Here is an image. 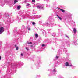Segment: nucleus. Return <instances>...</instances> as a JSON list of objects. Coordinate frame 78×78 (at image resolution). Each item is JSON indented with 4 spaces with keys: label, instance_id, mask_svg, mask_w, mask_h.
I'll return each instance as SVG.
<instances>
[{
    "label": "nucleus",
    "instance_id": "nucleus-26",
    "mask_svg": "<svg viewBox=\"0 0 78 78\" xmlns=\"http://www.w3.org/2000/svg\"><path fill=\"white\" fill-rule=\"evenodd\" d=\"M21 56H23V54H22V53H21Z\"/></svg>",
    "mask_w": 78,
    "mask_h": 78
},
{
    "label": "nucleus",
    "instance_id": "nucleus-28",
    "mask_svg": "<svg viewBox=\"0 0 78 78\" xmlns=\"http://www.w3.org/2000/svg\"><path fill=\"white\" fill-rule=\"evenodd\" d=\"M59 58V56H56V58Z\"/></svg>",
    "mask_w": 78,
    "mask_h": 78
},
{
    "label": "nucleus",
    "instance_id": "nucleus-27",
    "mask_svg": "<svg viewBox=\"0 0 78 78\" xmlns=\"http://www.w3.org/2000/svg\"><path fill=\"white\" fill-rule=\"evenodd\" d=\"M33 25H35V23L34 22H33L32 23Z\"/></svg>",
    "mask_w": 78,
    "mask_h": 78
},
{
    "label": "nucleus",
    "instance_id": "nucleus-13",
    "mask_svg": "<svg viewBox=\"0 0 78 78\" xmlns=\"http://www.w3.org/2000/svg\"><path fill=\"white\" fill-rule=\"evenodd\" d=\"M0 5H1V6H4V5H3V3L2 2H0Z\"/></svg>",
    "mask_w": 78,
    "mask_h": 78
},
{
    "label": "nucleus",
    "instance_id": "nucleus-30",
    "mask_svg": "<svg viewBox=\"0 0 78 78\" xmlns=\"http://www.w3.org/2000/svg\"><path fill=\"white\" fill-rule=\"evenodd\" d=\"M66 37L68 38H69V36H67V35H66Z\"/></svg>",
    "mask_w": 78,
    "mask_h": 78
},
{
    "label": "nucleus",
    "instance_id": "nucleus-22",
    "mask_svg": "<svg viewBox=\"0 0 78 78\" xmlns=\"http://www.w3.org/2000/svg\"><path fill=\"white\" fill-rule=\"evenodd\" d=\"M26 49L27 50H29L28 48L27 47H26Z\"/></svg>",
    "mask_w": 78,
    "mask_h": 78
},
{
    "label": "nucleus",
    "instance_id": "nucleus-9",
    "mask_svg": "<svg viewBox=\"0 0 78 78\" xmlns=\"http://www.w3.org/2000/svg\"><path fill=\"white\" fill-rule=\"evenodd\" d=\"M56 16L58 18V19H59V20H62V18H61V17H59V16L58 14H57Z\"/></svg>",
    "mask_w": 78,
    "mask_h": 78
},
{
    "label": "nucleus",
    "instance_id": "nucleus-18",
    "mask_svg": "<svg viewBox=\"0 0 78 78\" xmlns=\"http://www.w3.org/2000/svg\"><path fill=\"white\" fill-rule=\"evenodd\" d=\"M69 66H70V67H74V66H73V65H72V64L69 65Z\"/></svg>",
    "mask_w": 78,
    "mask_h": 78
},
{
    "label": "nucleus",
    "instance_id": "nucleus-16",
    "mask_svg": "<svg viewBox=\"0 0 78 78\" xmlns=\"http://www.w3.org/2000/svg\"><path fill=\"white\" fill-rule=\"evenodd\" d=\"M38 37V35L37 34H35V37L36 38H37V37Z\"/></svg>",
    "mask_w": 78,
    "mask_h": 78
},
{
    "label": "nucleus",
    "instance_id": "nucleus-31",
    "mask_svg": "<svg viewBox=\"0 0 78 78\" xmlns=\"http://www.w3.org/2000/svg\"><path fill=\"white\" fill-rule=\"evenodd\" d=\"M1 59H2V57H1V56H0V60H1Z\"/></svg>",
    "mask_w": 78,
    "mask_h": 78
},
{
    "label": "nucleus",
    "instance_id": "nucleus-19",
    "mask_svg": "<svg viewBox=\"0 0 78 78\" xmlns=\"http://www.w3.org/2000/svg\"><path fill=\"white\" fill-rule=\"evenodd\" d=\"M26 6H30V4H29L28 3H27V4H26Z\"/></svg>",
    "mask_w": 78,
    "mask_h": 78
},
{
    "label": "nucleus",
    "instance_id": "nucleus-34",
    "mask_svg": "<svg viewBox=\"0 0 78 78\" xmlns=\"http://www.w3.org/2000/svg\"><path fill=\"white\" fill-rule=\"evenodd\" d=\"M46 7H47V5H46Z\"/></svg>",
    "mask_w": 78,
    "mask_h": 78
},
{
    "label": "nucleus",
    "instance_id": "nucleus-12",
    "mask_svg": "<svg viewBox=\"0 0 78 78\" xmlns=\"http://www.w3.org/2000/svg\"><path fill=\"white\" fill-rule=\"evenodd\" d=\"M20 8H21V7L20 6H18L17 7V9L19 10L20 9Z\"/></svg>",
    "mask_w": 78,
    "mask_h": 78
},
{
    "label": "nucleus",
    "instance_id": "nucleus-25",
    "mask_svg": "<svg viewBox=\"0 0 78 78\" xmlns=\"http://www.w3.org/2000/svg\"><path fill=\"white\" fill-rule=\"evenodd\" d=\"M28 44H32V43L31 42H29L28 43Z\"/></svg>",
    "mask_w": 78,
    "mask_h": 78
},
{
    "label": "nucleus",
    "instance_id": "nucleus-14",
    "mask_svg": "<svg viewBox=\"0 0 78 78\" xmlns=\"http://www.w3.org/2000/svg\"><path fill=\"white\" fill-rule=\"evenodd\" d=\"M17 2H18V1H17V0H15V1H14V4H16V3H17Z\"/></svg>",
    "mask_w": 78,
    "mask_h": 78
},
{
    "label": "nucleus",
    "instance_id": "nucleus-1",
    "mask_svg": "<svg viewBox=\"0 0 78 78\" xmlns=\"http://www.w3.org/2000/svg\"><path fill=\"white\" fill-rule=\"evenodd\" d=\"M37 8L38 9H43V6H42V4H37Z\"/></svg>",
    "mask_w": 78,
    "mask_h": 78
},
{
    "label": "nucleus",
    "instance_id": "nucleus-2",
    "mask_svg": "<svg viewBox=\"0 0 78 78\" xmlns=\"http://www.w3.org/2000/svg\"><path fill=\"white\" fill-rule=\"evenodd\" d=\"M42 25L44 27H45V26H49V27L50 26V27H52V24L50 23L48 24L47 23H45L43 24Z\"/></svg>",
    "mask_w": 78,
    "mask_h": 78
},
{
    "label": "nucleus",
    "instance_id": "nucleus-11",
    "mask_svg": "<svg viewBox=\"0 0 78 78\" xmlns=\"http://www.w3.org/2000/svg\"><path fill=\"white\" fill-rule=\"evenodd\" d=\"M20 19L19 17H17V19L16 20H17V21H20Z\"/></svg>",
    "mask_w": 78,
    "mask_h": 78
},
{
    "label": "nucleus",
    "instance_id": "nucleus-10",
    "mask_svg": "<svg viewBox=\"0 0 78 78\" xmlns=\"http://www.w3.org/2000/svg\"><path fill=\"white\" fill-rule=\"evenodd\" d=\"M15 47H16V50H18L19 49V47L17 46V45H15Z\"/></svg>",
    "mask_w": 78,
    "mask_h": 78
},
{
    "label": "nucleus",
    "instance_id": "nucleus-23",
    "mask_svg": "<svg viewBox=\"0 0 78 78\" xmlns=\"http://www.w3.org/2000/svg\"><path fill=\"white\" fill-rule=\"evenodd\" d=\"M32 2H33L34 3L35 2V0H33L32 1Z\"/></svg>",
    "mask_w": 78,
    "mask_h": 78
},
{
    "label": "nucleus",
    "instance_id": "nucleus-32",
    "mask_svg": "<svg viewBox=\"0 0 78 78\" xmlns=\"http://www.w3.org/2000/svg\"><path fill=\"white\" fill-rule=\"evenodd\" d=\"M33 47V45H31V47Z\"/></svg>",
    "mask_w": 78,
    "mask_h": 78
},
{
    "label": "nucleus",
    "instance_id": "nucleus-6",
    "mask_svg": "<svg viewBox=\"0 0 78 78\" xmlns=\"http://www.w3.org/2000/svg\"><path fill=\"white\" fill-rule=\"evenodd\" d=\"M73 31L74 33H76V32L77 31V30H76V29L75 28H73Z\"/></svg>",
    "mask_w": 78,
    "mask_h": 78
},
{
    "label": "nucleus",
    "instance_id": "nucleus-20",
    "mask_svg": "<svg viewBox=\"0 0 78 78\" xmlns=\"http://www.w3.org/2000/svg\"><path fill=\"white\" fill-rule=\"evenodd\" d=\"M36 17L37 18H40V17H41V16H40L37 15L36 16Z\"/></svg>",
    "mask_w": 78,
    "mask_h": 78
},
{
    "label": "nucleus",
    "instance_id": "nucleus-35",
    "mask_svg": "<svg viewBox=\"0 0 78 78\" xmlns=\"http://www.w3.org/2000/svg\"><path fill=\"white\" fill-rule=\"evenodd\" d=\"M57 8L59 9V8H58V7H57Z\"/></svg>",
    "mask_w": 78,
    "mask_h": 78
},
{
    "label": "nucleus",
    "instance_id": "nucleus-4",
    "mask_svg": "<svg viewBox=\"0 0 78 78\" xmlns=\"http://www.w3.org/2000/svg\"><path fill=\"white\" fill-rule=\"evenodd\" d=\"M8 14L7 13H6L4 15V18H6L7 17H8Z\"/></svg>",
    "mask_w": 78,
    "mask_h": 78
},
{
    "label": "nucleus",
    "instance_id": "nucleus-17",
    "mask_svg": "<svg viewBox=\"0 0 78 78\" xmlns=\"http://www.w3.org/2000/svg\"><path fill=\"white\" fill-rule=\"evenodd\" d=\"M60 10H61V11H62V12H65V10H62L61 9H60Z\"/></svg>",
    "mask_w": 78,
    "mask_h": 78
},
{
    "label": "nucleus",
    "instance_id": "nucleus-33",
    "mask_svg": "<svg viewBox=\"0 0 78 78\" xmlns=\"http://www.w3.org/2000/svg\"><path fill=\"white\" fill-rule=\"evenodd\" d=\"M1 17V15L0 14V17Z\"/></svg>",
    "mask_w": 78,
    "mask_h": 78
},
{
    "label": "nucleus",
    "instance_id": "nucleus-29",
    "mask_svg": "<svg viewBox=\"0 0 78 78\" xmlns=\"http://www.w3.org/2000/svg\"><path fill=\"white\" fill-rule=\"evenodd\" d=\"M76 41H75H75H73V43H76Z\"/></svg>",
    "mask_w": 78,
    "mask_h": 78
},
{
    "label": "nucleus",
    "instance_id": "nucleus-21",
    "mask_svg": "<svg viewBox=\"0 0 78 78\" xmlns=\"http://www.w3.org/2000/svg\"><path fill=\"white\" fill-rule=\"evenodd\" d=\"M8 22H11V19H9V20H8Z\"/></svg>",
    "mask_w": 78,
    "mask_h": 78
},
{
    "label": "nucleus",
    "instance_id": "nucleus-3",
    "mask_svg": "<svg viewBox=\"0 0 78 78\" xmlns=\"http://www.w3.org/2000/svg\"><path fill=\"white\" fill-rule=\"evenodd\" d=\"M3 31H4V28L3 27H1L0 28V34H1Z\"/></svg>",
    "mask_w": 78,
    "mask_h": 78
},
{
    "label": "nucleus",
    "instance_id": "nucleus-7",
    "mask_svg": "<svg viewBox=\"0 0 78 78\" xmlns=\"http://www.w3.org/2000/svg\"><path fill=\"white\" fill-rule=\"evenodd\" d=\"M27 28L28 31H30L31 30V28L30 26H27Z\"/></svg>",
    "mask_w": 78,
    "mask_h": 78
},
{
    "label": "nucleus",
    "instance_id": "nucleus-5",
    "mask_svg": "<svg viewBox=\"0 0 78 78\" xmlns=\"http://www.w3.org/2000/svg\"><path fill=\"white\" fill-rule=\"evenodd\" d=\"M56 72V69L54 68L53 70L51 72L52 73H54Z\"/></svg>",
    "mask_w": 78,
    "mask_h": 78
},
{
    "label": "nucleus",
    "instance_id": "nucleus-15",
    "mask_svg": "<svg viewBox=\"0 0 78 78\" xmlns=\"http://www.w3.org/2000/svg\"><path fill=\"white\" fill-rule=\"evenodd\" d=\"M39 77H40V76L39 75L38 76V75H36L35 76L36 78H39Z\"/></svg>",
    "mask_w": 78,
    "mask_h": 78
},
{
    "label": "nucleus",
    "instance_id": "nucleus-8",
    "mask_svg": "<svg viewBox=\"0 0 78 78\" xmlns=\"http://www.w3.org/2000/svg\"><path fill=\"white\" fill-rule=\"evenodd\" d=\"M65 66L66 67H68L69 66V64L68 62H66L65 63Z\"/></svg>",
    "mask_w": 78,
    "mask_h": 78
},
{
    "label": "nucleus",
    "instance_id": "nucleus-24",
    "mask_svg": "<svg viewBox=\"0 0 78 78\" xmlns=\"http://www.w3.org/2000/svg\"><path fill=\"white\" fill-rule=\"evenodd\" d=\"M45 46V44H42V46L43 47H44Z\"/></svg>",
    "mask_w": 78,
    "mask_h": 78
}]
</instances>
